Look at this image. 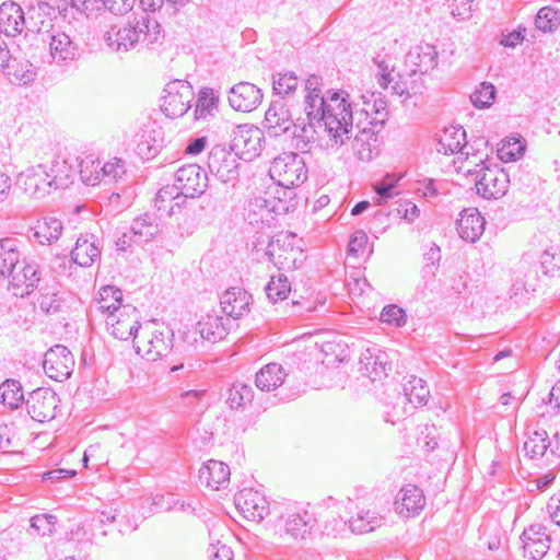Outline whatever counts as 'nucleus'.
Returning a JSON list of instances; mask_svg holds the SVG:
<instances>
[{"label":"nucleus","instance_id":"1","mask_svg":"<svg viewBox=\"0 0 560 560\" xmlns=\"http://www.w3.org/2000/svg\"><path fill=\"white\" fill-rule=\"evenodd\" d=\"M322 78L312 74L305 80L304 110L307 119L324 127L327 147L339 149L347 140L353 126V116L348 94L345 91L322 93Z\"/></svg>","mask_w":560,"mask_h":560},{"label":"nucleus","instance_id":"2","mask_svg":"<svg viewBox=\"0 0 560 560\" xmlns=\"http://www.w3.org/2000/svg\"><path fill=\"white\" fill-rule=\"evenodd\" d=\"M105 42L116 51L152 48L161 45L164 32L161 24L147 12L129 18L125 23L113 26L104 35Z\"/></svg>","mask_w":560,"mask_h":560},{"label":"nucleus","instance_id":"3","mask_svg":"<svg viewBox=\"0 0 560 560\" xmlns=\"http://www.w3.org/2000/svg\"><path fill=\"white\" fill-rule=\"evenodd\" d=\"M275 528L282 536L303 540L311 534L315 518L307 510L294 503H277L271 509Z\"/></svg>","mask_w":560,"mask_h":560},{"label":"nucleus","instance_id":"4","mask_svg":"<svg viewBox=\"0 0 560 560\" xmlns=\"http://www.w3.org/2000/svg\"><path fill=\"white\" fill-rule=\"evenodd\" d=\"M488 153L477 156L475 161H471L476 168L467 170V174L476 176V190L477 194L486 199H498L503 197L510 184L508 173L498 167H490L486 164Z\"/></svg>","mask_w":560,"mask_h":560},{"label":"nucleus","instance_id":"5","mask_svg":"<svg viewBox=\"0 0 560 560\" xmlns=\"http://www.w3.org/2000/svg\"><path fill=\"white\" fill-rule=\"evenodd\" d=\"M270 177L281 187L283 196L292 198V188L301 185L307 178V168L301 155L294 152H283L273 159L270 168Z\"/></svg>","mask_w":560,"mask_h":560},{"label":"nucleus","instance_id":"6","mask_svg":"<svg viewBox=\"0 0 560 560\" xmlns=\"http://www.w3.org/2000/svg\"><path fill=\"white\" fill-rule=\"evenodd\" d=\"M132 341L139 355L154 362L171 351L173 334L167 328H158L154 323H145Z\"/></svg>","mask_w":560,"mask_h":560},{"label":"nucleus","instance_id":"7","mask_svg":"<svg viewBox=\"0 0 560 560\" xmlns=\"http://www.w3.org/2000/svg\"><path fill=\"white\" fill-rule=\"evenodd\" d=\"M294 243L295 234L281 233L268 243L265 254L278 269L295 270L301 267L306 256Z\"/></svg>","mask_w":560,"mask_h":560},{"label":"nucleus","instance_id":"8","mask_svg":"<svg viewBox=\"0 0 560 560\" xmlns=\"http://www.w3.org/2000/svg\"><path fill=\"white\" fill-rule=\"evenodd\" d=\"M194 97L195 93L189 82L171 81L163 90L161 110L171 118L182 117L190 108Z\"/></svg>","mask_w":560,"mask_h":560},{"label":"nucleus","instance_id":"9","mask_svg":"<svg viewBox=\"0 0 560 560\" xmlns=\"http://www.w3.org/2000/svg\"><path fill=\"white\" fill-rule=\"evenodd\" d=\"M140 313L130 304L114 308L106 317L107 330L119 340H128L140 332Z\"/></svg>","mask_w":560,"mask_h":560},{"label":"nucleus","instance_id":"10","mask_svg":"<svg viewBox=\"0 0 560 560\" xmlns=\"http://www.w3.org/2000/svg\"><path fill=\"white\" fill-rule=\"evenodd\" d=\"M43 42L48 44L50 63L58 67H66L80 56L79 43L66 32L51 30Z\"/></svg>","mask_w":560,"mask_h":560},{"label":"nucleus","instance_id":"11","mask_svg":"<svg viewBox=\"0 0 560 560\" xmlns=\"http://www.w3.org/2000/svg\"><path fill=\"white\" fill-rule=\"evenodd\" d=\"M264 141L261 129L253 125H240L233 130L231 150L241 159L250 161L260 154Z\"/></svg>","mask_w":560,"mask_h":560},{"label":"nucleus","instance_id":"12","mask_svg":"<svg viewBox=\"0 0 560 560\" xmlns=\"http://www.w3.org/2000/svg\"><path fill=\"white\" fill-rule=\"evenodd\" d=\"M475 144L480 147H487V141L483 139H479L475 141ZM436 150L439 153L443 154H454L457 152H462L466 154L467 160L470 158L476 159L478 154H480V149L477 148L476 152H471L474 147H468L466 141V131L462 126H451L446 127L439 135Z\"/></svg>","mask_w":560,"mask_h":560},{"label":"nucleus","instance_id":"13","mask_svg":"<svg viewBox=\"0 0 560 560\" xmlns=\"http://www.w3.org/2000/svg\"><path fill=\"white\" fill-rule=\"evenodd\" d=\"M73 354L63 345H55L46 353L43 368L46 375L57 382L68 380L74 369Z\"/></svg>","mask_w":560,"mask_h":560},{"label":"nucleus","instance_id":"14","mask_svg":"<svg viewBox=\"0 0 560 560\" xmlns=\"http://www.w3.org/2000/svg\"><path fill=\"white\" fill-rule=\"evenodd\" d=\"M60 399L49 388H37L30 394L26 408L30 417L38 422H47L55 419Z\"/></svg>","mask_w":560,"mask_h":560},{"label":"nucleus","instance_id":"15","mask_svg":"<svg viewBox=\"0 0 560 560\" xmlns=\"http://www.w3.org/2000/svg\"><path fill=\"white\" fill-rule=\"evenodd\" d=\"M237 158L232 150L217 145L208 155V168L222 183H233L238 177Z\"/></svg>","mask_w":560,"mask_h":560},{"label":"nucleus","instance_id":"16","mask_svg":"<svg viewBox=\"0 0 560 560\" xmlns=\"http://www.w3.org/2000/svg\"><path fill=\"white\" fill-rule=\"evenodd\" d=\"M8 279L13 295L23 298L37 287L40 280L39 267L34 260L25 258L13 268Z\"/></svg>","mask_w":560,"mask_h":560},{"label":"nucleus","instance_id":"17","mask_svg":"<svg viewBox=\"0 0 560 560\" xmlns=\"http://www.w3.org/2000/svg\"><path fill=\"white\" fill-rule=\"evenodd\" d=\"M234 502L242 515L253 522H260L267 514H271L266 497L252 488H245L236 493Z\"/></svg>","mask_w":560,"mask_h":560},{"label":"nucleus","instance_id":"18","mask_svg":"<svg viewBox=\"0 0 560 560\" xmlns=\"http://www.w3.org/2000/svg\"><path fill=\"white\" fill-rule=\"evenodd\" d=\"M175 184L185 196L197 198L208 187V176L197 164H188L179 167L175 173Z\"/></svg>","mask_w":560,"mask_h":560},{"label":"nucleus","instance_id":"19","mask_svg":"<svg viewBox=\"0 0 560 560\" xmlns=\"http://www.w3.org/2000/svg\"><path fill=\"white\" fill-rule=\"evenodd\" d=\"M521 540L524 557L530 560H541L550 548V536L541 524H533L526 528Z\"/></svg>","mask_w":560,"mask_h":560},{"label":"nucleus","instance_id":"20","mask_svg":"<svg viewBox=\"0 0 560 560\" xmlns=\"http://www.w3.org/2000/svg\"><path fill=\"white\" fill-rule=\"evenodd\" d=\"M261 101V90L249 82H240L233 85L229 92V104L236 112H253Z\"/></svg>","mask_w":560,"mask_h":560},{"label":"nucleus","instance_id":"21","mask_svg":"<svg viewBox=\"0 0 560 560\" xmlns=\"http://www.w3.org/2000/svg\"><path fill=\"white\" fill-rule=\"evenodd\" d=\"M438 50L434 45L420 43L412 47L405 57L410 74H424L438 66Z\"/></svg>","mask_w":560,"mask_h":560},{"label":"nucleus","instance_id":"22","mask_svg":"<svg viewBox=\"0 0 560 560\" xmlns=\"http://www.w3.org/2000/svg\"><path fill=\"white\" fill-rule=\"evenodd\" d=\"M357 128L359 131L351 142L352 150L359 160L369 162L378 155L377 135L380 129L362 125L361 121L357 124Z\"/></svg>","mask_w":560,"mask_h":560},{"label":"nucleus","instance_id":"23","mask_svg":"<svg viewBox=\"0 0 560 560\" xmlns=\"http://www.w3.org/2000/svg\"><path fill=\"white\" fill-rule=\"evenodd\" d=\"M230 324V318L212 312L206 314L196 323L195 332H198L203 340L218 342L229 334Z\"/></svg>","mask_w":560,"mask_h":560},{"label":"nucleus","instance_id":"24","mask_svg":"<svg viewBox=\"0 0 560 560\" xmlns=\"http://www.w3.org/2000/svg\"><path fill=\"white\" fill-rule=\"evenodd\" d=\"M425 505V498L420 488L408 485L399 490L394 502L395 511L402 516L418 515Z\"/></svg>","mask_w":560,"mask_h":560},{"label":"nucleus","instance_id":"25","mask_svg":"<svg viewBox=\"0 0 560 560\" xmlns=\"http://www.w3.org/2000/svg\"><path fill=\"white\" fill-rule=\"evenodd\" d=\"M292 121L291 113L282 101L272 102L265 114L266 127L271 137H279L289 132Z\"/></svg>","mask_w":560,"mask_h":560},{"label":"nucleus","instance_id":"26","mask_svg":"<svg viewBox=\"0 0 560 560\" xmlns=\"http://www.w3.org/2000/svg\"><path fill=\"white\" fill-rule=\"evenodd\" d=\"M26 31L25 13L15 2H3L0 5V33L14 37Z\"/></svg>","mask_w":560,"mask_h":560},{"label":"nucleus","instance_id":"27","mask_svg":"<svg viewBox=\"0 0 560 560\" xmlns=\"http://www.w3.org/2000/svg\"><path fill=\"white\" fill-rule=\"evenodd\" d=\"M229 466L220 460L210 459L199 469V481L211 490L226 488L230 482Z\"/></svg>","mask_w":560,"mask_h":560},{"label":"nucleus","instance_id":"28","mask_svg":"<svg viewBox=\"0 0 560 560\" xmlns=\"http://www.w3.org/2000/svg\"><path fill=\"white\" fill-rule=\"evenodd\" d=\"M485 225L486 220L478 209L468 208L460 212L457 220V232L464 241L475 243L482 235Z\"/></svg>","mask_w":560,"mask_h":560},{"label":"nucleus","instance_id":"29","mask_svg":"<svg viewBox=\"0 0 560 560\" xmlns=\"http://www.w3.org/2000/svg\"><path fill=\"white\" fill-rule=\"evenodd\" d=\"M384 516L374 508L358 506L355 513L346 522L353 534H368L384 524Z\"/></svg>","mask_w":560,"mask_h":560},{"label":"nucleus","instance_id":"30","mask_svg":"<svg viewBox=\"0 0 560 560\" xmlns=\"http://www.w3.org/2000/svg\"><path fill=\"white\" fill-rule=\"evenodd\" d=\"M55 13V8L46 1H36L27 8L25 15V26L27 33H42L50 32L48 30L51 25V16Z\"/></svg>","mask_w":560,"mask_h":560},{"label":"nucleus","instance_id":"31","mask_svg":"<svg viewBox=\"0 0 560 560\" xmlns=\"http://www.w3.org/2000/svg\"><path fill=\"white\" fill-rule=\"evenodd\" d=\"M137 154L144 160L154 158L163 143L162 132L155 122H149L137 133Z\"/></svg>","mask_w":560,"mask_h":560},{"label":"nucleus","instance_id":"32","mask_svg":"<svg viewBox=\"0 0 560 560\" xmlns=\"http://www.w3.org/2000/svg\"><path fill=\"white\" fill-rule=\"evenodd\" d=\"M375 63L377 66L375 79L381 88L390 90L393 94L398 96L408 95V85L401 75L395 71L394 66L385 59H375Z\"/></svg>","mask_w":560,"mask_h":560},{"label":"nucleus","instance_id":"33","mask_svg":"<svg viewBox=\"0 0 560 560\" xmlns=\"http://www.w3.org/2000/svg\"><path fill=\"white\" fill-rule=\"evenodd\" d=\"M252 296L241 288H231L220 298L222 312L231 318H238L248 312Z\"/></svg>","mask_w":560,"mask_h":560},{"label":"nucleus","instance_id":"34","mask_svg":"<svg viewBox=\"0 0 560 560\" xmlns=\"http://www.w3.org/2000/svg\"><path fill=\"white\" fill-rule=\"evenodd\" d=\"M101 256L100 240L94 234L80 235L71 257L81 267H90Z\"/></svg>","mask_w":560,"mask_h":560},{"label":"nucleus","instance_id":"35","mask_svg":"<svg viewBox=\"0 0 560 560\" xmlns=\"http://www.w3.org/2000/svg\"><path fill=\"white\" fill-rule=\"evenodd\" d=\"M48 180L46 166L43 164L31 166L21 172L18 179L23 185L24 190L36 198H42L48 191Z\"/></svg>","mask_w":560,"mask_h":560},{"label":"nucleus","instance_id":"36","mask_svg":"<svg viewBox=\"0 0 560 560\" xmlns=\"http://www.w3.org/2000/svg\"><path fill=\"white\" fill-rule=\"evenodd\" d=\"M20 244L15 237L0 238V280L8 279L20 262Z\"/></svg>","mask_w":560,"mask_h":560},{"label":"nucleus","instance_id":"37","mask_svg":"<svg viewBox=\"0 0 560 560\" xmlns=\"http://www.w3.org/2000/svg\"><path fill=\"white\" fill-rule=\"evenodd\" d=\"M135 243L145 244L160 233V224L154 214L144 213L136 218L130 226Z\"/></svg>","mask_w":560,"mask_h":560},{"label":"nucleus","instance_id":"38","mask_svg":"<svg viewBox=\"0 0 560 560\" xmlns=\"http://www.w3.org/2000/svg\"><path fill=\"white\" fill-rule=\"evenodd\" d=\"M360 363L362 369L372 381H376L382 376H386L387 372L392 369L387 360V354L381 350H377V352H372L371 349H368L364 353H362Z\"/></svg>","mask_w":560,"mask_h":560},{"label":"nucleus","instance_id":"39","mask_svg":"<svg viewBox=\"0 0 560 560\" xmlns=\"http://www.w3.org/2000/svg\"><path fill=\"white\" fill-rule=\"evenodd\" d=\"M73 173V165L67 159L57 156L51 161L50 166L46 167V176L49 179L47 186L65 188L71 183Z\"/></svg>","mask_w":560,"mask_h":560},{"label":"nucleus","instance_id":"40","mask_svg":"<svg viewBox=\"0 0 560 560\" xmlns=\"http://www.w3.org/2000/svg\"><path fill=\"white\" fill-rule=\"evenodd\" d=\"M122 293L118 288L112 285L102 287L98 293L90 306L91 312L102 313L107 315L114 311V308L121 307Z\"/></svg>","mask_w":560,"mask_h":560},{"label":"nucleus","instance_id":"41","mask_svg":"<svg viewBox=\"0 0 560 560\" xmlns=\"http://www.w3.org/2000/svg\"><path fill=\"white\" fill-rule=\"evenodd\" d=\"M285 372L278 363H269L256 373V386L264 392L278 388L285 380Z\"/></svg>","mask_w":560,"mask_h":560},{"label":"nucleus","instance_id":"42","mask_svg":"<svg viewBox=\"0 0 560 560\" xmlns=\"http://www.w3.org/2000/svg\"><path fill=\"white\" fill-rule=\"evenodd\" d=\"M62 230V222L59 219L45 217L37 222L34 237L40 245H51L59 240Z\"/></svg>","mask_w":560,"mask_h":560},{"label":"nucleus","instance_id":"43","mask_svg":"<svg viewBox=\"0 0 560 560\" xmlns=\"http://www.w3.org/2000/svg\"><path fill=\"white\" fill-rule=\"evenodd\" d=\"M5 74L11 83L26 85L36 78L35 67L27 60H12L4 68Z\"/></svg>","mask_w":560,"mask_h":560},{"label":"nucleus","instance_id":"44","mask_svg":"<svg viewBox=\"0 0 560 560\" xmlns=\"http://www.w3.org/2000/svg\"><path fill=\"white\" fill-rule=\"evenodd\" d=\"M278 200H279V205L276 206V205H271L270 201L264 197H255V198L250 199L249 205H248L249 222L250 223L258 222L259 220L264 221L265 212L267 214H269L270 211H278V210L288 211L289 206H285L283 203L282 198L278 197Z\"/></svg>","mask_w":560,"mask_h":560},{"label":"nucleus","instance_id":"45","mask_svg":"<svg viewBox=\"0 0 560 560\" xmlns=\"http://www.w3.org/2000/svg\"><path fill=\"white\" fill-rule=\"evenodd\" d=\"M387 105L384 100L374 98L373 103L364 102V107L361 109L360 115L364 114L368 122L365 125L380 129L387 118Z\"/></svg>","mask_w":560,"mask_h":560},{"label":"nucleus","instance_id":"46","mask_svg":"<svg viewBox=\"0 0 560 560\" xmlns=\"http://www.w3.org/2000/svg\"><path fill=\"white\" fill-rule=\"evenodd\" d=\"M219 97L214 91L210 88H202L197 95V102L195 105V118L205 119L211 116L218 108Z\"/></svg>","mask_w":560,"mask_h":560},{"label":"nucleus","instance_id":"47","mask_svg":"<svg viewBox=\"0 0 560 560\" xmlns=\"http://www.w3.org/2000/svg\"><path fill=\"white\" fill-rule=\"evenodd\" d=\"M0 400L10 409L18 408L24 401V393L20 382L7 380L0 385Z\"/></svg>","mask_w":560,"mask_h":560},{"label":"nucleus","instance_id":"48","mask_svg":"<svg viewBox=\"0 0 560 560\" xmlns=\"http://www.w3.org/2000/svg\"><path fill=\"white\" fill-rule=\"evenodd\" d=\"M404 392L409 402L419 406L425 405L430 396L427 383L417 376H412L408 384H405Z\"/></svg>","mask_w":560,"mask_h":560},{"label":"nucleus","instance_id":"49","mask_svg":"<svg viewBox=\"0 0 560 560\" xmlns=\"http://www.w3.org/2000/svg\"><path fill=\"white\" fill-rule=\"evenodd\" d=\"M550 444L546 431H535L524 442L523 451L530 458H538L547 455Z\"/></svg>","mask_w":560,"mask_h":560},{"label":"nucleus","instance_id":"50","mask_svg":"<svg viewBox=\"0 0 560 560\" xmlns=\"http://www.w3.org/2000/svg\"><path fill=\"white\" fill-rule=\"evenodd\" d=\"M267 298L276 303L278 301L285 300L291 292V283L287 276L279 273L278 276L271 277L270 281L265 288Z\"/></svg>","mask_w":560,"mask_h":560},{"label":"nucleus","instance_id":"51","mask_svg":"<svg viewBox=\"0 0 560 560\" xmlns=\"http://www.w3.org/2000/svg\"><path fill=\"white\" fill-rule=\"evenodd\" d=\"M315 121L308 122H293L289 132H291V137L298 141L296 147H300V142H302L303 147L306 145L311 140L314 139L315 132H323L326 137L327 133L324 131V127L317 126L314 124Z\"/></svg>","mask_w":560,"mask_h":560},{"label":"nucleus","instance_id":"52","mask_svg":"<svg viewBox=\"0 0 560 560\" xmlns=\"http://www.w3.org/2000/svg\"><path fill=\"white\" fill-rule=\"evenodd\" d=\"M100 168L101 161L94 159L92 155L82 159L79 163V174L82 182L91 186L101 183Z\"/></svg>","mask_w":560,"mask_h":560},{"label":"nucleus","instance_id":"53","mask_svg":"<svg viewBox=\"0 0 560 560\" xmlns=\"http://www.w3.org/2000/svg\"><path fill=\"white\" fill-rule=\"evenodd\" d=\"M540 268L545 276L555 277L560 273V246H551L540 256Z\"/></svg>","mask_w":560,"mask_h":560},{"label":"nucleus","instance_id":"54","mask_svg":"<svg viewBox=\"0 0 560 560\" xmlns=\"http://www.w3.org/2000/svg\"><path fill=\"white\" fill-rule=\"evenodd\" d=\"M253 397L254 392L250 386L236 383L229 390L228 402L231 408L237 409L249 404Z\"/></svg>","mask_w":560,"mask_h":560},{"label":"nucleus","instance_id":"55","mask_svg":"<svg viewBox=\"0 0 560 560\" xmlns=\"http://www.w3.org/2000/svg\"><path fill=\"white\" fill-rule=\"evenodd\" d=\"M559 24L560 12L551 7H544L536 14L535 25L542 32H552Z\"/></svg>","mask_w":560,"mask_h":560},{"label":"nucleus","instance_id":"56","mask_svg":"<svg viewBox=\"0 0 560 560\" xmlns=\"http://www.w3.org/2000/svg\"><path fill=\"white\" fill-rule=\"evenodd\" d=\"M176 194H179L176 184L162 187L154 199L155 208L159 211H165L167 214H174L175 206H173V201Z\"/></svg>","mask_w":560,"mask_h":560},{"label":"nucleus","instance_id":"57","mask_svg":"<svg viewBox=\"0 0 560 560\" xmlns=\"http://www.w3.org/2000/svg\"><path fill=\"white\" fill-rule=\"evenodd\" d=\"M299 85V79L293 72L277 73L272 79V88L276 94L284 97L293 93Z\"/></svg>","mask_w":560,"mask_h":560},{"label":"nucleus","instance_id":"58","mask_svg":"<svg viewBox=\"0 0 560 560\" xmlns=\"http://www.w3.org/2000/svg\"><path fill=\"white\" fill-rule=\"evenodd\" d=\"M401 177L395 174H387L381 182L373 185L374 191L377 195V205L385 203L388 199H392L396 192L394 191L397 183Z\"/></svg>","mask_w":560,"mask_h":560},{"label":"nucleus","instance_id":"59","mask_svg":"<svg viewBox=\"0 0 560 560\" xmlns=\"http://www.w3.org/2000/svg\"><path fill=\"white\" fill-rule=\"evenodd\" d=\"M126 174L125 161L114 158L110 161L102 164L100 168L101 182L113 183L120 179Z\"/></svg>","mask_w":560,"mask_h":560},{"label":"nucleus","instance_id":"60","mask_svg":"<svg viewBox=\"0 0 560 560\" xmlns=\"http://www.w3.org/2000/svg\"><path fill=\"white\" fill-rule=\"evenodd\" d=\"M495 98V88L490 82H482L480 86L470 95L472 105L477 108L489 107Z\"/></svg>","mask_w":560,"mask_h":560},{"label":"nucleus","instance_id":"61","mask_svg":"<svg viewBox=\"0 0 560 560\" xmlns=\"http://www.w3.org/2000/svg\"><path fill=\"white\" fill-rule=\"evenodd\" d=\"M56 517L49 514L35 515L30 520L31 535L45 536L52 533Z\"/></svg>","mask_w":560,"mask_h":560},{"label":"nucleus","instance_id":"62","mask_svg":"<svg viewBox=\"0 0 560 560\" xmlns=\"http://www.w3.org/2000/svg\"><path fill=\"white\" fill-rule=\"evenodd\" d=\"M406 312L397 305H387L381 313V320L383 323L401 327L406 324Z\"/></svg>","mask_w":560,"mask_h":560},{"label":"nucleus","instance_id":"63","mask_svg":"<svg viewBox=\"0 0 560 560\" xmlns=\"http://www.w3.org/2000/svg\"><path fill=\"white\" fill-rule=\"evenodd\" d=\"M62 299L55 292L40 294L38 299V307L47 314H55L61 307Z\"/></svg>","mask_w":560,"mask_h":560},{"label":"nucleus","instance_id":"64","mask_svg":"<svg viewBox=\"0 0 560 560\" xmlns=\"http://www.w3.org/2000/svg\"><path fill=\"white\" fill-rule=\"evenodd\" d=\"M210 560H234V553L232 549L218 541L217 544H211L209 548Z\"/></svg>","mask_w":560,"mask_h":560}]
</instances>
